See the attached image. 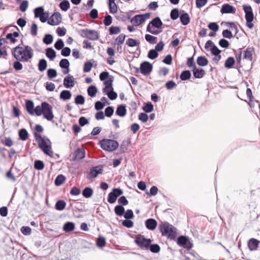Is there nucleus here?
<instances>
[{"instance_id": "f257e3e1", "label": "nucleus", "mask_w": 260, "mask_h": 260, "mask_svg": "<svg viewBox=\"0 0 260 260\" xmlns=\"http://www.w3.org/2000/svg\"><path fill=\"white\" fill-rule=\"evenodd\" d=\"M12 53L17 60L23 62H27L32 58L34 55L32 48L28 45L24 47L17 46L13 49Z\"/></svg>"}, {"instance_id": "f03ea898", "label": "nucleus", "mask_w": 260, "mask_h": 260, "mask_svg": "<svg viewBox=\"0 0 260 260\" xmlns=\"http://www.w3.org/2000/svg\"><path fill=\"white\" fill-rule=\"evenodd\" d=\"M158 229L162 236L171 240H174L177 236V229L168 222H163L158 225Z\"/></svg>"}, {"instance_id": "7ed1b4c3", "label": "nucleus", "mask_w": 260, "mask_h": 260, "mask_svg": "<svg viewBox=\"0 0 260 260\" xmlns=\"http://www.w3.org/2000/svg\"><path fill=\"white\" fill-rule=\"evenodd\" d=\"M162 22L158 17H155L147 25L146 30L147 31L153 34L157 35L159 34L161 31L158 30H153V27L159 28L161 27Z\"/></svg>"}, {"instance_id": "20e7f679", "label": "nucleus", "mask_w": 260, "mask_h": 260, "mask_svg": "<svg viewBox=\"0 0 260 260\" xmlns=\"http://www.w3.org/2000/svg\"><path fill=\"white\" fill-rule=\"evenodd\" d=\"M100 143L102 149L109 152L115 150L119 146L116 141L111 139H104Z\"/></svg>"}, {"instance_id": "39448f33", "label": "nucleus", "mask_w": 260, "mask_h": 260, "mask_svg": "<svg viewBox=\"0 0 260 260\" xmlns=\"http://www.w3.org/2000/svg\"><path fill=\"white\" fill-rule=\"evenodd\" d=\"M51 142L49 139L42 140V141L39 142V146L42 151L46 155L53 157V151L52 150Z\"/></svg>"}, {"instance_id": "423d86ee", "label": "nucleus", "mask_w": 260, "mask_h": 260, "mask_svg": "<svg viewBox=\"0 0 260 260\" xmlns=\"http://www.w3.org/2000/svg\"><path fill=\"white\" fill-rule=\"evenodd\" d=\"M79 34L82 38H87L90 40H96L99 38V34L95 30L82 29L80 30Z\"/></svg>"}, {"instance_id": "0eeeda50", "label": "nucleus", "mask_w": 260, "mask_h": 260, "mask_svg": "<svg viewBox=\"0 0 260 260\" xmlns=\"http://www.w3.org/2000/svg\"><path fill=\"white\" fill-rule=\"evenodd\" d=\"M43 107V113L44 118L48 121H52L54 118L52 106L47 102L42 103Z\"/></svg>"}, {"instance_id": "6e6552de", "label": "nucleus", "mask_w": 260, "mask_h": 260, "mask_svg": "<svg viewBox=\"0 0 260 260\" xmlns=\"http://www.w3.org/2000/svg\"><path fill=\"white\" fill-rule=\"evenodd\" d=\"M135 242L141 249L148 250L151 243V240L145 238L144 236H138L135 239Z\"/></svg>"}, {"instance_id": "1a4fd4ad", "label": "nucleus", "mask_w": 260, "mask_h": 260, "mask_svg": "<svg viewBox=\"0 0 260 260\" xmlns=\"http://www.w3.org/2000/svg\"><path fill=\"white\" fill-rule=\"evenodd\" d=\"M149 17V13L136 15L131 19V22L134 26H139L143 23L146 20L148 19Z\"/></svg>"}, {"instance_id": "9d476101", "label": "nucleus", "mask_w": 260, "mask_h": 260, "mask_svg": "<svg viewBox=\"0 0 260 260\" xmlns=\"http://www.w3.org/2000/svg\"><path fill=\"white\" fill-rule=\"evenodd\" d=\"M122 194L123 191L120 188H114L108 194V202L111 204L115 203L117 198Z\"/></svg>"}, {"instance_id": "9b49d317", "label": "nucleus", "mask_w": 260, "mask_h": 260, "mask_svg": "<svg viewBox=\"0 0 260 260\" xmlns=\"http://www.w3.org/2000/svg\"><path fill=\"white\" fill-rule=\"evenodd\" d=\"M61 16L59 12L54 13L48 20V23L51 25H58L61 22Z\"/></svg>"}, {"instance_id": "f8f14e48", "label": "nucleus", "mask_w": 260, "mask_h": 260, "mask_svg": "<svg viewBox=\"0 0 260 260\" xmlns=\"http://www.w3.org/2000/svg\"><path fill=\"white\" fill-rule=\"evenodd\" d=\"M152 70V65L149 62L144 61L140 65V72L144 75H148Z\"/></svg>"}, {"instance_id": "ddd939ff", "label": "nucleus", "mask_w": 260, "mask_h": 260, "mask_svg": "<svg viewBox=\"0 0 260 260\" xmlns=\"http://www.w3.org/2000/svg\"><path fill=\"white\" fill-rule=\"evenodd\" d=\"M177 244L184 248L189 249L191 248V244L188 242L187 238L183 236L179 237L177 239Z\"/></svg>"}, {"instance_id": "4468645a", "label": "nucleus", "mask_w": 260, "mask_h": 260, "mask_svg": "<svg viewBox=\"0 0 260 260\" xmlns=\"http://www.w3.org/2000/svg\"><path fill=\"white\" fill-rule=\"evenodd\" d=\"M103 170L102 167L100 166H96L91 168L89 174H88L87 178L89 179L94 178L98 176L99 174L103 173Z\"/></svg>"}, {"instance_id": "2eb2a0df", "label": "nucleus", "mask_w": 260, "mask_h": 260, "mask_svg": "<svg viewBox=\"0 0 260 260\" xmlns=\"http://www.w3.org/2000/svg\"><path fill=\"white\" fill-rule=\"evenodd\" d=\"M236 9L234 7L230 5L229 4H224L222 6L220 12L222 14H235L236 13Z\"/></svg>"}, {"instance_id": "dca6fc26", "label": "nucleus", "mask_w": 260, "mask_h": 260, "mask_svg": "<svg viewBox=\"0 0 260 260\" xmlns=\"http://www.w3.org/2000/svg\"><path fill=\"white\" fill-rule=\"evenodd\" d=\"M74 78L73 76L69 75L64 78L63 85L65 87L71 88L74 87Z\"/></svg>"}, {"instance_id": "f3484780", "label": "nucleus", "mask_w": 260, "mask_h": 260, "mask_svg": "<svg viewBox=\"0 0 260 260\" xmlns=\"http://www.w3.org/2000/svg\"><path fill=\"white\" fill-rule=\"evenodd\" d=\"M260 243V241L256 239L251 238L248 242V246L250 251L256 250L258 247Z\"/></svg>"}, {"instance_id": "a211bd4d", "label": "nucleus", "mask_w": 260, "mask_h": 260, "mask_svg": "<svg viewBox=\"0 0 260 260\" xmlns=\"http://www.w3.org/2000/svg\"><path fill=\"white\" fill-rule=\"evenodd\" d=\"M85 152L83 149L78 148L74 153V160H81L84 158Z\"/></svg>"}, {"instance_id": "6ab92c4d", "label": "nucleus", "mask_w": 260, "mask_h": 260, "mask_svg": "<svg viewBox=\"0 0 260 260\" xmlns=\"http://www.w3.org/2000/svg\"><path fill=\"white\" fill-rule=\"evenodd\" d=\"M145 224L147 229L153 231L155 229L157 223L154 219L149 218L145 221Z\"/></svg>"}, {"instance_id": "aec40b11", "label": "nucleus", "mask_w": 260, "mask_h": 260, "mask_svg": "<svg viewBox=\"0 0 260 260\" xmlns=\"http://www.w3.org/2000/svg\"><path fill=\"white\" fill-rule=\"evenodd\" d=\"M248 104L251 108L253 109L252 111L256 112L260 111V103L258 101L250 100Z\"/></svg>"}, {"instance_id": "412c9836", "label": "nucleus", "mask_w": 260, "mask_h": 260, "mask_svg": "<svg viewBox=\"0 0 260 260\" xmlns=\"http://www.w3.org/2000/svg\"><path fill=\"white\" fill-rule=\"evenodd\" d=\"M193 74L196 78H201L205 75V72L202 69H197L194 67L193 70Z\"/></svg>"}, {"instance_id": "4be33fe9", "label": "nucleus", "mask_w": 260, "mask_h": 260, "mask_svg": "<svg viewBox=\"0 0 260 260\" xmlns=\"http://www.w3.org/2000/svg\"><path fill=\"white\" fill-rule=\"evenodd\" d=\"M254 52L253 47H247L245 51L244 58L251 61L252 60V54Z\"/></svg>"}, {"instance_id": "5701e85b", "label": "nucleus", "mask_w": 260, "mask_h": 260, "mask_svg": "<svg viewBox=\"0 0 260 260\" xmlns=\"http://www.w3.org/2000/svg\"><path fill=\"white\" fill-rule=\"evenodd\" d=\"M25 106H26V109L27 111V112L30 114V115H34V104L32 101L30 100H27L26 101L25 103Z\"/></svg>"}, {"instance_id": "b1692460", "label": "nucleus", "mask_w": 260, "mask_h": 260, "mask_svg": "<svg viewBox=\"0 0 260 260\" xmlns=\"http://www.w3.org/2000/svg\"><path fill=\"white\" fill-rule=\"evenodd\" d=\"M126 109L124 105H121L119 106L116 109V114L120 116L123 117L126 115Z\"/></svg>"}, {"instance_id": "393cba45", "label": "nucleus", "mask_w": 260, "mask_h": 260, "mask_svg": "<svg viewBox=\"0 0 260 260\" xmlns=\"http://www.w3.org/2000/svg\"><path fill=\"white\" fill-rule=\"evenodd\" d=\"M180 19L181 23L184 25H187L190 22V18L187 13H182L180 17Z\"/></svg>"}, {"instance_id": "a878e982", "label": "nucleus", "mask_w": 260, "mask_h": 260, "mask_svg": "<svg viewBox=\"0 0 260 260\" xmlns=\"http://www.w3.org/2000/svg\"><path fill=\"white\" fill-rule=\"evenodd\" d=\"M72 94L70 91L64 90L60 93V98L64 101L68 100L71 99Z\"/></svg>"}, {"instance_id": "bb28decb", "label": "nucleus", "mask_w": 260, "mask_h": 260, "mask_svg": "<svg viewBox=\"0 0 260 260\" xmlns=\"http://www.w3.org/2000/svg\"><path fill=\"white\" fill-rule=\"evenodd\" d=\"M46 55L52 60L56 57V52L52 48H48L46 50Z\"/></svg>"}, {"instance_id": "cd10ccee", "label": "nucleus", "mask_w": 260, "mask_h": 260, "mask_svg": "<svg viewBox=\"0 0 260 260\" xmlns=\"http://www.w3.org/2000/svg\"><path fill=\"white\" fill-rule=\"evenodd\" d=\"M197 62L199 66L204 67L208 64V60L205 57L200 56L198 57Z\"/></svg>"}, {"instance_id": "c85d7f7f", "label": "nucleus", "mask_w": 260, "mask_h": 260, "mask_svg": "<svg viewBox=\"0 0 260 260\" xmlns=\"http://www.w3.org/2000/svg\"><path fill=\"white\" fill-rule=\"evenodd\" d=\"M47 67V62L45 59H41L38 63V70L40 72L45 71Z\"/></svg>"}, {"instance_id": "c756f323", "label": "nucleus", "mask_w": 260, "mask_h": 260, "mask_svg": "<svg viewBox=\"0 0 260 260\" xmlns=\"http://www.w3.org/2000/svg\"><path fill=\"white\" fill-rule=\"evenodd\" d=\"M235 63V60L233 57H228L224 63V67L227 69H231Z\"/></svg>"}, {"instance_id": "7c9ffc66", "label": "nucleus", "mask_w": 260, "mask_h": 260, "mask_svg": "<svg viewBox=\"0 0 260 260\" xmlns=\"http://www.w3.org/2000/svg\"><path fill=\"white\" fill-rule=\"evenodd\" d=\"M63 229L66 232L73 231L75 229V224L72 222H68L64 224Z\"/></svg>"}, {"instance_id": "2f4dec72", "label": "nucleus", "mask_w": 260, "mask_h": 260, "mask_svg": "<svg viewBox=\"0 0 260 260\" xmlns=\"http://www.w3.org/2000/svg\"><path fill=\"white\" fill-rule=\"evenodd\" d=\"M59 7L62 11H67L70 7V4L68 1L64 0L59 5Z\"/></svg>"}, {"instance_id": "473e14b6", "label": "nucleus", "mask_w": 260, "mask_h": 260, "mask_svg": "<svg viewBox=\"0 0 260 260\" xmlns=\"http://www.w3.org/2000/svg\"><path fill=\"white\" fill-rule=\"evenodd\" d=\"M93 192V191L92 188L86 187L83 189L82 194L84 197L89 198L92 196Z\"/></svg>"}, {"instance_id": "72a5a7b5", "label": "nucleus", "mask_w": 260, "mask_h": 260, "mask_svg": "<svg viewBox=\"0 0 260 260\" xmlns=\"http://www.w3.org/2000/svg\"><path fill=\"white\" fill-rule=\"evenodd\" d=\"M114 211L117 215L121 216L125 212L124 208L121 205H117L115 207Z\"/></svg>"}, {"instance_id": "f704fd0d", "label": "nucleus", "mask_w": 260, "mask_h": 260, "mask_svg": "<svg viewBox=\"0 0 260 260\" xmlns=\"http://www.w3.org/2000/svg\"><path fill=\"white\" fill-rule=\"evenodd\" d=\"M66 206V202L63 200H59L55 204V209L58 211L63 210Z\"/></svg>"}, {"instance_id": "c9c22d12", "label": "nucleus", "mask_w": 260, "mask_h": 260, "mask_svg": "<svg viewBox=\"0 0 260 260\" xmlns=\"http://www.w3.org/2000/svg\"><path fill=\"white\" fill-rule=\"evenodd\" d=\"M19 136L21 140L22 141H25L28 138V134L25 129L22 128L21 129L19 132Z\"/></svg>"}, {"instance_id": "e433bc0d", "label": "nucleus", "mask_w": 260, "mask_h": 260, "mask_svg": "<svg viewBox=\"0 0 260 260\" xmlns=\"http://www.w3.org/2000/svg\"><path fill=\"white\" fill-rule=\"evenodd\" d=\"M98 92L97 88L93 85L89 86L87 89V93L89 96L94 97Z\"/></svg>"}, {"instance_id": "4c0bfd02", "label": "nucleus", "mask_w": 260, "mask_h": 260, "mask_svg": "<svg viewBox=\"0 0 260 260\" xmlns=\"http://www.w3.org/2000/svg\"><path fill=\"white\" fill-rule=\"evenodd\" d=\"M45 13V12H44V9L43 7H38L34 10L35 17L36 18H39Z\"/></svg>"}, {"instance_id": "58836bf2", "label": "nucleus", "mask_w": 260, "mask_h": 260, "mask_svg": "<svg viewBox=\"0 0 260 260\" xmlns=\"http://www.w3.org/2000/svg\"><path fill=\"white\" fill-rule=\"evenodd\" d=\"M66 178L63 175H59L55 180V184L56 186H60L65 181Z\"/></svg>"}, {"instance_id": "ea45409f", "label": "nucleus", "mask_w": 260, "mask_h": 260, "mask_svg": "<svg viewBox=\"0 0 260 260\" xmlns=\"http://www.w3.org/2000/svg\"><path fill=\"white\" fill-rule=\"evenodd\" d=\"M191 77V73L189 71L186 70L183 71L180 75V79L182 80H187Z\"/></svg>"}, {"instance_id": "a19ab883", "label": "nucleus", "mask_w": 260, "mask_h": 260, "mask_svg": "<svg viewBox=\"0 0 260 260\" xmlns=\"http://www.w3.org/2000/svg\"><path fill=\"white\" fill-rule=\"evenodd\" d=\"M126 44L129 47H135L140 44V42L138 40H134L132 38H129L127 40Z\"/></svg>"}, {"instance_id": "79ce46f5", "label": "nucleus", "mask_w": 260, "mask_h": 260, "mask_svg": "<svg viewBox=\"0 0 260 260\" xmlns=\"http://www.w3.org/2000/svg\"><path fill=\"white\" fill-rule=\"evenodd\" d=\"M145 38L146 40L150 44H154L157 42V38L152 35L147 34Z\"/></svg>"}, {"instance_id": "37998d69", "label": "nucleus", "mask_w": 260, "mask_h": 260, "mask_svg": "<svg viewBox=\"0 0 260 260\" xmlns=\"http://www.w3.org/2000/svg\"><path fill=\"white\" fill-rule=\"evenodd\" d=\"M34 167L38 170H42L44 168L43 162L40 160H35L34 162Z\"/></svg>"}, {"instance_id": "c03bdc74", "label": "nucleus", "mask_w": 260, "mask_h": 260, "mask_svg": "<svg viewBox=\"0 0 260 260\" xmlns=\"http://www.w3.org/2000/svg\"><path fill=\"white\" fill-rule=\"evenodd\" d=\"M59 66L62 69H68L70 66V62L67 59H62L59 62Z\"/></svg>"}, {"instance_id": "a18cd8bd", "label": "nucleus", "mask_w": 260, "mask_h": 260, "mask_svg": "<svg viewBox=\"0 0 260 260\" xmlns=\"http://www.w3.org/2000/svg\"><path fill=\"white\" fill-rule=\"evenodd\" d=\"M57 75V72L55 69H49L47 71V76L49 79L56 77Z\"/></svg>"}, {"instance_id": "49530a36", "label": "nucleus", "mask_w": 260, "mask_h": 260, "mask_svg": "<svg viewBox=\"0 0 260 260\" xmlns=\"http://www.w3.org/2000/svg\"><path fill=\"white\" fill-rule=\"evenodd\" d=\"M109 12L111 14H115L117 12V6L115 3L109 4Z\"/></svg>"}, {"instance_id": "de8ad7c7", "label": "nucleus", "mask_w": 260, "mask_h": 260, "mask_svg": "<svg viewBox=\"0 0 260 260\" xmlns=\"http://www.w3.org/2000/svg\"><path fill=\"white\" fill-rule=\"evenodd\" d=\"M85 99L82 95H78L75 99V103L77 105H83L84 104Z\"/></svg>"}, {"instance_id": "09e8293b", "label": "nucleus", "mask_w": 260, "mask_h": 260, "mask_svg": "<svg viewBox=\"0 0 260 260\" xmlns=\"http://www.w3.org/2000/svg\"><path fill=\"white\" fill-rule=\"evenodd\" d=\"M53 41V36L50 34H47L43 38V42L46 45L50 44Z\"/></svg>"}, {"instance_id": "8fccbe9b", "label": "nucleus", "mask_w": 260, "mask_h": 260, "mask_svg": "<svg viewBox=\"0 0 260 260\" xmlns=\"http://www.w3.org/2000/svg\"><path fill=\"white\" fill-rule=\"evenodd\" d=\"M143 110L147 113L151 112L153 110V106L151 103H147L143 107Z\"/></svg>"}, {"instance_id": "3c124183", "label": "nucleus", "mask_w": 260, "mask_h": 260, "mask_svg": "<svg viewBox=\"0 0 260 260\" xmlns=\"http://www.w3.org/2000/svg\"><path fill=\"white\" fill-rule=\"evenodd\" d=\"M120 32V28L118 26H112L109 28V33L110 35L118 34Z\"/></svg>"}, {"instance_id": "603ef678", "label": "nucleus", "mask_w": 260, "mask_h": 260, "mask_svg": "<svg viewBox=\"0 0 260 260\" xmlns=\"http://www.w3.org/2000/svg\"><path fill=\"white\" fill-rule=\"evenodd\" d=\"M158 55L157 52L155 49L150 50L148 54V57L151 59L156 58Z\"/></svg>"}, {"instance_id": "864d4df0", "label": "nucleus", "mask_w": 260, "mask_h": 260, "mask_svg": "<svg viewBox=\"0 0 260 260\" xmlns=\"http://www.w3.org/2000/svg\"><path fill=\"white\" fill-rule=\"evenodd\" d=\"M170 17L172 20H176L179 17V11L177 9H173L170 13Z\"/></svg>"}, {"instance_id": "5fc2aeb1", "label": "nucleus", "mask_w": 260, "mask_h": 260, "mask_svg": "<svg viewBox=\"0 0 260 260\" xmlns=\"http://www.w3.org/2000/svg\"><path fill=\"white\" fill-rule=\"evenodd\" d=\"M151 252L153 253H158L160 251V247L158 244H151L149 248Z\"/></svg>"}, {"instance_id": "6e6d98bb", "label": "nucleus", "mask_w": 260, "mask_h": 260, "mask_svg": "<svg viewBox=\"0 0 260 260\" xmlns=\"http://www.w3.org/2000/svg\"><path fill=\"white\" fill-rule=\"evenodd\" d=\"M157 192H158L157 187L155 186H153L152 187H151V188L150 189V192H147L146 194L148 197H150L151 196H155L157 193Z\"/></svg>"}, {"instance_id": "4d7b16f0", "label": "nucleus", "mask_w": 260, "mask_h": 260, "mask_svg": "<svg viewBox=\"0 0 260 260\" xmlns=\"http://www.w3.org/2000/svg\"><path fill=\"white\" fill-rule=\"evenodd\" d=\"M28 7V2L26 0H24L22 2L20 5V10L24 12L26 11L27 8Z\"/></svg>"}, {"instance_id": "13d9d810", "label": "nucleus", "mask_w": 260, "mask_h": 260, "mask_svg": "<svg viewBox=\"0 0 260 260\" xmlns=\"http://www.w3.org/2000/svg\"><path fill=\"white\" fill-rule=\"evenodd\" d=\"M106 243V239L104 237H100L96 241V244L99 247H103L105 246Z\"/></svg>"}, {"instance_id": "bf43d9fd", "label": "nucleus", "mask_w": 260, "mask_h": 260, "mask_svg": "<svg viewBox=\"0 0 260 260\" xmlns=\"http://www.w3.org/2000/svg\"><path fill=\"white\" fill-rule=\"evenodd\" d=\"M64 46V43L63 41L59 39L54 44V47L57 50H60L63 48Z\"/></svg>"}, {"instance_id": "052dcab7", "label": "nucleus", "mask_w": 260, "mask_h": 260, "mask_svg": "<svg viewBox=\"0 0 260 260\" xmlns=\"http://www.w3.org/2000/svg\"><path fill=\"white\" fill-rule=\"evenodd\" d=\"M92 64L90 62H86L84 64L83 71L85 73L89 72L92 68Z\"/></svg>"}, {"instance_id": "680f3d73", "label": "nucleus", "mask_w": 260, "mask_h": 260, "mask_svg": "<svg viewBox=\"0 0 260 260\" xmlns=\"http://www.w3.org/2000/svg\"><path fill=\"white\" fill-rule=\"evenodd\" d=\"M2 143L8 147H11L13 145V142L10 137H6L5 141H2Z\"/></svg>"}, {"instance_id": "e2e57ef3", "label": "nucleus", "mask_w": 260, "mask_h": 260, "mask_svg": "<svg viewBox=\"0 0 260 260\" xmlns=\"http://www.w3.org/2000/svg\"><path fill=\"white\" fill-rule=\"evenodd\" d=\"M114 113V109L112 107H108L105 109V113L107 117H110Z\"/></svg>"}, {"instance_id": "0e129e2a", "label": "nucleus", "mask_w": 260, "mask_h": 260, "mask_svg": "<svg viewBox=\"0 0 260 260\" xmlns=\"http://www.w3.org/2000/svg\"><path fill=\"white\" fill-rule=\"evenodd\" d=\"M107 95L111 100H114L117 97V94L113 90V88H112L110 92H107Z\"/></svg>"}, {"instance_id": "69168bd1", "label": "nucleus", "mask_w": 260, "mask_h": 260, "mask_svg": "<svg viewBox=\"0 0 260 260\" xmlns=\"http://www.w3.org/2000/svg\"><path fill=\"white\" fill-rule=\"evenodd\" d=\"M112 18L110 15H107L105 17L104 20V24L105 26H107L112 23Z\"/></svg>"}, {"instance_id": "338daca9", "label": "nucleus", "mask_w": 260, "mask_h": 260, "mask_svg": "<svg viewBox=\"0 0 260 260\" xmlns=\"http://www.w3.org/2000/svg\"><path fill=\"white\" fill-rule=\"evenodd\" d=\"M125 35L123 34H120L116 38V41L118 42V46L122 44L125 40Z\"/></svg>"}, {"instance_id": "774afa93", "label": "nucleus", "mask_w": 260, "mask_h": 260, "mask_svg": "<svg viewBox=\"0 0 260 260\" xmlns=\"http://www.w3.org/2000/svg\"><path fill=\"white\" fill-rule=\"evenodd\" d=\"M208 27L210 29H211L214 31H217L219 29L218 25L215 22L210 23L208 25Z\"/></svg>"}]
</instances>
